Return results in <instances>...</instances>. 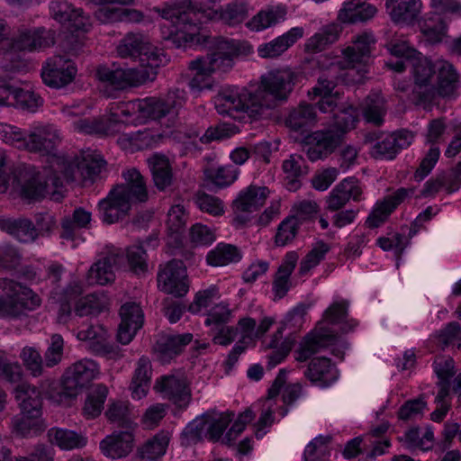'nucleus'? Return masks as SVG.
Wrapping results in <instances>:
<instances>
[{"label": "nucleus", "instance_id": "obj_21", "mask_svg": "<svg viewBox=\"0 0 461 461\" xmlns=\"http://www.w3.org/2000/svg\"><path fill=\"white\" fill-rule=\"evenodd\" d=\"M158 287L165 293L183 296L188 291L186 269L180 260H171L158 274Z\"/></svg>", "mask_w": 461, "mask_h": 461}, {"label": "nucleus", "instance_id": "obj_56", "mask_svg": "<svg viewBox=\"0 0 461 461\" xmlns=\"http://www.w3.org/2000/svg\"><path fill=\"white\" fill-rule=\"evenodd\" d=\"M404 445L409 449L428 450L432 447L434 436L432 430L411 429L404 434Z\"/></svg>", "mask_w": 461, "mask_h": 461}, {"label": "nucleus", "instance_id": "obj_51", "mask_svg": "<svg viewBox=\"0 0 461 461\" xmlns=\"http://www.w3.org/2000/svg\"><path fill=\"white\" fill-rule=\"evenodd\" d=\"M91 212L79 207L75 209L72 216L66 217L61 222V238L73 240L77 229L87 228L91 221Z\"/></svg>", "mask_w": 461, "mask_h": 461}, {"label": "nucleus", "instance_id": "obj_52", "mask_svg": "<svg viewBox=\"0 0 461 461\" xmlns=\"http://www.w3.org/2000/svg\"><path fill=\"white\" fill-rule=\"evenodd\" d=\"M420 30L426 40L431 43L442 41L447 33V23L438 14H433L419 23Z\"/></svg>", "mask_w": 461, "mask_h": 461}, {"label": "nucleus", "instance_id": "obj_1", "mask_svg": "<svg viewBox=\"0 0 461 461\" xmlns=\"http://www.w3.org/2000/svg\"><path fill=\"white\" fill-rule=\"evenodd\" d=\"M105 166L102 155L96 150H83L79 157L71 159L67 156H52L41 170L28 166L20 174L21 194L27 199L50 196L59 200L65 184L82 180H94Z\"/></svg>", "mask_w": 461, "mask_h": 461}, {"label": "nucleus", "instance_id": "obj_23", "mask_svg": "<svg viewBox=\"0 0 461 461\" xmlns=\"http://www.w3.org/2000/svg\"><path fill=\"white\" fill-rule=\"evenodd\" d=\"M42 98L34 91L12 85L0 86V105L14 106L35 113L42 105Z\"/></svg>", "mask_w": 461, "mask_h": 461}, {"label": "nucleus", "instance_id": "obj_16", "mask_svg": "<svg viewBox=\"0 0 461 461\" xmlns=\"http://www.w3.org/2000/svg\"><path fill=\"white\" fill-rule=\"evenodd\" d=\"M77 72L73 60L63 55H54L42 64L41 76L46 86L59 89L73 82Z\"/></svg>", "mask_w": 461, "mask_h": 461}, {"label": "nucleus", "instance_id": "obj_29", "mask_svg": "<svg viewBox=\"0 0 461 461\" xmlns=\"http://www.w3.org/2000/svg\"><path fill=\"white\" fill-rule=\"evenodd\" d=\"M54 44L55 32L43 27L22 31L12 41V48L14 50H41Z\"/></svg>", "mask_w": 461, "mask_h": 461}, {"label": "nucleus", "instance_id": "obj_43", "mask_svg": "<svg viewBox=\"0 0 461 461\" xmlns=\"http://www.w3.org/2000/svg\"><path fill=\"white\" fill-rule=\"evenodd\" d=\"M0 228L24 243L32 242L38 237L37 229L28 219H4L0 221Z\"/></svg>", "mask_w": 461, "mask_h": 461}, {"label": "nucleus", "instance_id": "obj_20", "mask_svg": "<svg viewBox=\"0 0 461 461\" xmlns=\"http://www.w3.org/2000/svg\"><path fill=\"white\" fill-rule=\"evenodd\" d=\"M50 11L52 17L71 32H86L91 28L90 18L66 0H52Z\"/></svg>", "mask_w": 461, "mask_h": 461}, {"label": "nucleus", "instance_id": "obj_42", "mask_svg": "<svg viewBox=\"0 0 461 461\" xmlns=\"http://www.w3.org/2000/svg\"><path fill=\"white\" fill-rule=\"evenodd\" d=\"M285 185L289 191H296L301 186L300 178L307 174L304 158L297 154H292L284 160L282 165Z\"/></svg>", "mask_w": 461, "mask_h": 461}, {"label": "nucleus", "instance_id": "obj_24", "mask_svg": "<svg viewBox=\"0 0 461 461\" xmlns=\"http://www.w3.org/2000/svg\"><path fill=\"white\" fill-rule=\"evenodd\" d=\"M337 340L338 337L333 330L319 323L302 340L295 359L299 362L306 361L321 349L335 344Z\"/></svg>", "mask_w": 461, "mask_h": 461}, {"label": "nucleus", "instance_id": "obj_2", "mask_svg": "<svg viewBox=\"0 0 461 461\" xmlns=\"http://www.w3.org/2000/svg\"><path fill=\"white\" fill-rule=\"evenodd\" d=\"M298 78L299 74L287 68L270 70L261 76L260 86L256 88H223L215 97V108L220 114L232 118L240 113L256 118L265 109L274 107L276 101L287 100Z\"/></svg>", "mask_w": 461, "mask_h": 461}, {"label": "nucleus", "instance_id": "obj_38", "mask_svg": "<svg viewBox=\"0 0 461 461\" xmlns=\"http://www.w3.org/2000/svg\"><path fill=\"white\" fill-rule=\"evenodd\" d=\"M386 9L396 23L410 24L419 16L421 10L420 0H387Z\"/></svg>", "mask_w": 461, "mask_h": 461}, {"label": "nucleus", "instance_id": "obj_48", "mask_svg": "<svg viewBox=\"0 0 461 461\" xmlns=\"http://www.w3.org/2000/svg\"><path fill=\"white\" fill-rule=\"evenodd\" d=\"M340 29L337 24H329L322 27L318 32L310 37L306 43L307 51L319 52L327 46L334 43L339 35Z\"/></svg>", "mask_w": 461, "mask_h": 461}, {"label": "nucleus", "instance_id": "obj_60", "mask_svg": "<svg viewBox=\"0 0 461 461\" xmlns=\"http://www.w3.org/2000/svg\"><path fill=\"white\" fill-rule=\"evenodd\" d=\"M169 438L167 434L161 433L156 435L154 438L148 440L140 448V453L141 457L149 460L160 457L165 454Z\"/></svg>", "mask_w": 461, "mask_h": 461}, {"label": "nucleus", "instance_id": "obj_64", "mask_svg": "<svg viewBox=\"0 0 461 461\" xmlns=\"http://www.w3.org/2000/svg\"><path fill=\"white\" fill-rule=\"evenodd\" d=\"M299 227V221L296 217H287L278 226L276 235V244L277 246H285L291 242L296 236Z\"/></svg>", "mask_w": 461, "mask_h": 461}, {"label": "nucleus", "instance_id": "obj_3", "mask_svg": "<svg viewBox=\"0 0 461 461\" xmlns=\"http://www.w3.org/2000/svg\"><path fill=\"white\" fill-rule=\"evenodd\" d=\"M210 3V0H178L163 9L161 16L175 27L178 38L200 41L201 24L204 21L217 19L234 26L249 15V5L245 0H234L218 10L211 8Z\"/></svg>", "mask_w": 461, "mask_h": 461}, {"label": "nucleus", "instance_id": "obj_28", "mask_svg": "<svg viewBox=\"0 0 461 461\" xmlns=\"http://www.w3.org/2000/svg\"><path fill=\"white\" fill-rule=\"evenodd\" d=\"M340 141L341 134L334 129L316 131L306 138L307 156L312 161L325 158L333 152Z\"/></svg>", "mask_w": 461, "mask_h": 461}, {"label": "nucleus", "instance_id": "obj_57", "mask_svg": "<svg viewBox=\"0 0 461 461\" xmlns=\"http://www.w3.org/2000/svg\"><path fill=\"white\" fill-rule=\"evenodd\" d=\"M330 247L323 242L317 241L312 249L302 259L298 274L302 276H306L312 268L317 267L325 258V255L330 251Z\"/></svg>", "mask_w": 461, "mask_h": 461}, {"label": "nucleus", "instance_id": "obj_62", "mask_svg": "<svg viewBox=\"0 0 461 461\" xmlns=\"http://www.w3.org/2000/svg\"><path fill=\"white\" fill-rule=\"evenodd\" d=\"M20 357L30 374L35 377L40 376L43 373L45 366L40 352L32 347H25L23 348Z\"/></svg>", "mask_w": 461, "mask_h": 461}, {"label": "nucleus", "instance_id": "obj_61", "mask_svg": "<svg viewBox=\"0 0 461 461\" xmlns=\"http://www.w3.org/2000/svg\"><path fill=\"white\" fill-rule=\"evenodd\" d=\"M357 117V110L352 105L340 109L334 114V131L342 137L345 132L356 127Z\"/></svg>", "mask_w": 461, "mask_h": 461}, {"label": "nucleus", "instance_id": "obj_7", "mask_svg": "<svg viewBox=\"0 0 461 461\" xmlns=\"http://www.w3.org/2000/svg\"><path fill=\"white\" fill-rule=\"evenodd\" d=\"M170 36L177 41H183L190 46H203L208 49L209 53L206 56L199 57L203 66H205L212 74L216 72L226 73L233 67V58L239 54V47L236 41L222 38H211L200 32V41L196 39L194 41L180 39L175 33V27L171 25Z\"/></svg>", "mask_w": 461, "mask_h": 461}, {"label": "nucleus", "instance_id": "obj_15", "mask_svg": "<svg viewBox=\"0 0 461 461\" xmlns=\"http://www.w3.org/2000/svg\"><path fill=\"white\" fill-rule=\"evenodd\" d=\"M286 370H279L278 375L274 380L271 387L268 389L267 397L254 405L260 412L258 421L254 424L255 436L257 438H262L276 420V413L280 406L276 401V397L279 394L281 389L286 383Z\"/></svg>", "mask_w": 461, "mask_h": 461}, {"label": "nucleus", "instance_id": "obj_59", "mask_svg": "<svg viewBox=\"0 0 461 461\" xmlns=\"http://www.w3.org/2000/svg\"><path fill=\"white\" fill-rule=\"evenodd\" d=\"M182 437L188 445L208 439L206 414L191 421L183 430Z\"/></svg>", "mask_w": 461, "mask_h": 461}, {"label": "nucleus", "instance_id": "obj_14", "mask_svg": "<svg viewBox=\"0 0 461 461\" xmlns=\"http://www.w3.org/2000/svg\"><path fill=\"white\" fill-rule=\"evenodd\" d=\"M233 417L232 412L206 413L208 440L216 442L221 439L222 443L231 445L245 429L246 426L254 420L255 413L251 409H247L241 412L226 435L222 437L223 431L232 421Z\"/></svg>", "mask_w": 461, "mask_h": 461}, {"label": "nucleus", "instance_id": "obj_22", "mask_svg": "<svg viewBox=\"0 0 461 461\" xmlns=\"http://www.w3.org/2000/svg\"><path fill=\"white\" fill-rule=\"evenodd\" d=\"M413 139V132L408 130L396 131L376 141L372 146L370 154L375 159L392 160L401 149L408 148Z\"/></svg>", "mask_w": 461, "mask_h": 461}, {"label": "nucleus", "instance_id": "obj_41", "mask_svg": "<svg viewBox=\"0 0 461 461\" xmlns=\"http://www.w3.org/2000/svg\"><path fill=\"white\" fill-rule=\"evenodd\" d=\"M159 139V135L155 134L149 129H145L135 132H123L119 136L117 142L122 149L133 152L152 148Z\"/></svg>", "mask_w": 461, "mask_h": 461}, {"label": "nucleus", "instance_id": "obj_17", "mask_svg": "<svg viewBox=\"0 0 461 461\" xmlns=\"http://www.w3.org/2000/svg\"><path fill=\"white\" fill-rule=\"evenodd\" d=\"M154 390L163 398L182 407L187 405L190 400V389L185 374L176 371L157 378Z\"/></svg>", "mask_w": 461, "mask_h": 461}, {"label": "nucleus", "instance_id": "obj_31", "mask_svg": "<svg viewBox=\"0 0 461 461\" xmlns=\"http://www.w3.org/2000/svg\"><path fill=\"white\" fill-rule=\"evenodd\" d=\"M110 107V116L106 119H87L80 118L76 120L72 126L73 129L80 133L85 134H98V135H113L119 132L122 126V117L113 116V105Z\"/></svg>", "mask_w": 461, "mask_h": 461}, {"label": "nucleus", "instance_id": "obj_46", "mask_svg": "<svg viewBox=\"0 0 461 461\" xmlns=\"http://www.w3.org/2000/svg\"><path fill=\"white\" fill-rule=\"evenodd\" d=\"M282 338L283 328H278L269 342L267 344V348L273 349V351L267 356V366L269 368H273L284 361L293 348V339L286 338L284 340H281Z\"/></svg>", "mask_w": 461, "mask_h": 461}, {"label": "nucleus", "instance_id": "obj_25", "mask_svg": "<svg viewBox=\"0 0 461 461\" xmlns=\"http://www.w3.org/2000/svg\"><path fill=\"white\" fill-rule=\"evenodd\" d=\"M362 194L363 188L357 178H345L335 185L326 197V209L330 212L339 211L350 200L355 202L360 201Z\"/></svg>", "mask_w": 461, "mask_h": 461}, {"label": "nucleus", "instance_id": "obj_45", "mask_svg": "<svg viewBox=\"0 0 461 461\" xmlns=\"http://www.w3.org/2000/svg\"><path fill=\"white\" fill-rule=\"evenodd\" d=\"M317 122L315 107L309 104H301L294 109L286 119V125L294 131H304Z\"/></svg>", "mask_w": 461, "mask_h": 461}, {"label": "nucleus", "instance_id": "obj_49", "mask_svg": "<svg viewBox=\"0 0 461 461\" xmlns=\"http://www.w3.org/2000/svg\"><path fill=\"white\" fill-rule=\"evenodd\" d=\"M108 395V388L102 384H95L85 401L83 414L87 419L99 416L104 409V403Z\"/></svg>", "mask_w": 461, "mask_h": 461}, {"label": "nucleus", "instance_id": "obj_13", "mask_svg": "<svg viewBox=\"0 0 461 461\" xmlns=\"http://www.w3.org/2000/svg\"><path fill=\"white\" fill-rule=\"evenodd\" d=\"M375 43V39L372 33L363 32L357 35L352 45L343 50L347 76L353 77L352 82H363L369 72V60Z\"/></svg>", "mask_w": 461, "mask_h": 461}, {"label": "nucleus", "instance_id": "obj_32", "mask_svg": "<svg viewBox=\"0 0 461 461\" xmlns=\"http://www.w3.org/2000/svg\"><path fill=\"white\" fill-rule=\"evenodd\" d=\"M303 27H293L284 34L258 47V54L263 59H275L285 53L298 40L303 38Z\"/></svg>", "mask_w": 461, "mask_h": 461}, {"label": "nucleus", "instance_id": "obj_34", "mask_svg": "<svg viewBox=\"0 0 461 461\" xmlns=\"http://www.w3.org/2000/svg\"><path fill=\"white\" fill-rule=\"evenodd\" d=\"M192 339L191 333L162 335L156 342L155 353L162 363L169 362L191 342Z\"/></svg>", "mask_w": 461, "mask_h": 461}, {"label": "nucleus", "instance_id": "obj_27", "mask_svg": "<svg viewBox=\"0 0 461 461\" xmlns=\"http://www.w3.org/2000/svg\"><path fill=\"white\" fill-rule=\"evenodd\" d=\"M414 194L413 188L401 187L393 194L376 202L368 215L366 224L369 228H377L384 223L394 209Z\"/></svg>", "mask_w": 461, "mask_h": 461}, {"label": "nucleus", "instance_id": "obj_36", "mask_svg": "<svg viewBox=\"0 0 461 461\" xmlns=\"http://www.w3.org/2000/svg\"><path fill=\"white\" fill-rule=\"evenodd\" d=\"M151 376V362L148 357L141 356L135 364L129 386L133 399L140 400L147 395L150 387Z\"/></svg>", "mask_w": 461, "mask_h": 461}, {"label": "nucleus", "instance_id": "obj_9", "mask_svg": "<svg viewBox=\"0 0 461 461\" xmlns=\"http://www.w3.org/2000/svg\"><path fill=\"white\" fill-rule=\"evenodd\" d=\"M116 50L121 58L138 59L142 69H148L149 72L156 71L165 60L163 51L153 46L148 38L140 33H127Z\"/></svg>", "mask_w": 461, "mask_h": 461}, {"label": "nucleus", "instance_id": "obj_37", "mask_svg": "<svg viewBox=\"0 0 461 461\" xmlns=\"http://www.w3.org/2000/svg\"><path fill=\"white\" fill-rule=\"evenodd\" d=\"M286 17V10L279 5H269L252 16L246 23V27L255 32H263L284 22Z\"/></svg>", "mask_w": 461, "mask_h": 461}, {"label": "nucleus", "instance_id": "obj_47", "mask_svg": "<svg viewBox=\"0 0 461 461\" xmlns=\"http://www.w3.org/2000/svg\"><path fill=\"white\" fill-rule=\"evenodd\" d=\"M50 441L64 450L80 448L86 444V438L69 429L52 428L49 430Z\"/></svg>", "mask_w": 461, "mask_h": 461}, {"label": "nucleus", "instance_id": "obj_35", "mask_svg": "<svg viewBox=\"0 0 461 461\" xmlns=\"http://www.w3.org/2000/svg\"><path fill=\"white\" fill-rule=\"evenodd\" d=\"M298 258L299 256L295 251L285 254L273 279L272 292L275 300L285 297L290 290L292 286L290 276L295 268Z\"/></svg>", "mask_w": 461, "mask_h": 461}, {"label": "nucleus", "instance_id": "obj_5", "mask_svg": "<svg viewBox=\"0 0 461 461\" xmlns=\"http://www.w3.org/2000/svg\"><path fill=\"white\" fill-rule=\"evenodd\" d=\"M125 184L113 187L107 196L98 203L101 220L106 224H113L126 217L135 203L148 199L147 187L140 173L135 168L128 169L123 174Z\"/></svg>", "mask_w": 461, "mask_h": 461}, {"label": "nucleus", "instance_id": "obj_11", "mask_svg": "<svg viewBox=\"0 0 461 461\" xmlns=\"http://www.w3.org/2000/svg\"><path fill=\"white\" fill-rule=\"evenodd\" d=\"M156 74V71L149 72L148 69L111 68L105 66L99 67L96 70L102 91L107 96L113 95L114 92L152 81Z\"/></svg>", "mask_w": 461, "mask_h": 461}, {"label": "nucleus", "instance_id": "obj_12", "mask_svg": "<svg viewBox=\"0 0 461 461\" xmlns=\"http://www.w3.org/2000/svg\"><path fill=\"white\" fill-rule=\"evenodd\" d=\"M98 374L99 366L94 360L81 359L67 369L61 390L57 395L50 394V397L59 404H67L83 387L96 378Z\"/></svg>", "mask_w": 461, "mask_h": 461}, {"label": "nucleus", "instance_id": "obj_50", "mask_svg": "<svg viewBox=\"0 0 461 461\" xmlns=\"http://www.w3.org/2000/svg\"><path fill=\"white\" fill-rule=\"evenodd\" d=\"M240 258L241 254L235 246L220 243L207 254L206 261L212 267H223L238 262Z\"/></svg>", "mask_w": 461, "mask_h": 461}, {"label": "nucleus", "instance_id": "obj_44", "mask_svg": "<svg viewBox=\"0 0 461 461\" xmlns=\"http://www.w3.org/2000/svg\"><path fill=\"white\" fill-rule=\"evenodd\" d=\"M147 162L155 185L159 190H165L172 183V172L168 158L162 154L155 153L148 158Z\"/></svg>", "mask_w": 461, "mask_h": 461}, {"label": "nucleus", "instance_id": "obj_33", "mask_svg": "<svg viewBox=\"0 0 461 461\" xmlns=\"http://www.w3.org/2000/svg\"><path fill=\"white\" fill-rule=\"evenodd\" d=\"M77 338L86 343V347L94 353L104 355L111 350L108 331L100 324L82 326L77 333Z\"/></svg>", "mask_w": 461, "mask_h": 461}, {"label": "nucleus", "instance_id": "obj_58", "mask_svg": "<svg viewBox=\"0 0 461 461\" xmlns=\"http://www.w3.org/2000/svg\"><path fill=\"white\" fill-rule=\"evenodd\" d=\"M106 307L104 296L95 294H88L80 298L75 306V313L79 317L95 315L100 313Z\"/></svg>", "mask_w": 461, "mask_h": 461}, {"label": "nucleus", "instance_id": "obj_54", "mask_svg": "<svg viewBox=\"0 0 461 461\" xmlns=\"http://www.w3.org/2000/svg\"><path fill=\"white\" fill-rule=\"evenodd\" d=\"M385 113L384 99L380 94L375 93L366 97L363 106V115L367 122L375 125L382 124Z\"/></svg>", "mask_w": 461, "mask_h": 461}, {"label": "nucleus", "instance_id": "obj_40", "mask_svg": "<svg viewBox=\"0 0 461 461\" xmlns=\"http://www.w3.org/2000/svg\"><path fill=\"white\" fill-rule=\"evenodd\" d=\"M376 12L375 6L365 0H348L339 11V19L348 23L366 22L373 18Z\"/></svg>", "mask_w": 461, "mask_h": 461}, {"label": "nucleus", "instance_id": "obj_30", "mask_svg": "<svg viewBox=\"0 0 461 461\" xmlns=\"http://www.w3.org/2000/svg\"><path fill=\"white\" fill-rule=\"evenodd\" d=\"M121 323L117 338L122 344H129L143 324V312L135 303H124L120 310Z\"/></svg>", "mask_w": 461, "mask_h": 461}, {"label": "nucleus", "instance_id": "obj_10", "mask_svg": "<svg viewBox=\"0 0 461 461\" xmlns=\"http://www.w3.org/2000/svg\"><path fill=\"white\" fill-rule=\"evenodd\" d=\"M61 142L59 130L53 124L37 122L32 125L27 134L21 131V138L14 140V146L18 149H25L31 152H37L47 156V165L52 156H64L57 154L55 150Z\"/></svg>", "mask_w": 461, "mask_h": 461}, {"label": "nucleus", "instance_id": "obj_18", "mask_svg": "<svg viewBox=\"0 0 461 461\" xmlns=\"http://www.w3.org/2000/svg\"><path fill=\"white\" fill-rule=\"evenodd\" d=\"M269 194V190L266 186L249 185L242 190L233 202L235 217L233 222L236 226L244 225L249 217L248 214L258 211L265 203Z\"/></svg>", "mask_w": 461, "mask_h": 461}, {"label": "nucleus", "instance_id": "obj_55", "mask_svg": "<svg viewBox=\"0 0 461 461\" xmlns=\"http://www.w3.org/2000/svg\"><path fill=\"white\" fill-rule=\"evenodd\" d=\"M206 178L218 187L231 185L238 177L239 170L231 165L211 167L204 171Z\"/></svg>", "mask_w": 461, "mask_h": 461}, {"label": "nucleus", "instance_id": "obj_63", "mask_svg": "<svg viewBox=\"0 0 461 461\" xmlns=\"http://www.w3.org/2000/svg\"><path fill=\"white\" fill-rule=\"evenodd\" d=\"M187 222V213L182 203H176L170 207L167 212V227L171 234L180 233Z\"/></svg>", "mask_w": 461, "mask_h": 461}, {"label": "nucleus", "instance_id": "obj_26", "mask_svg": "<svg viewBox=\"0 0 461 461\" xmlns=\"http://www.w3.org/2000/svg\"><path fill=\"white\" fill-rule=\"evenodd\" d=\"M135 445L134 435L131 430H115L104 438L99 447L101 453L111 459H122L128 456Z\"/></svg>", "mask_w": 461, "mask_h": 461}, {"label": "nucleus", "instance_id": "obj_39", "mask_svg": "<svg viewBox=\"0 0 461 461\" xmlns=\"http://www.w3.org/2000/svg\"><path fill=\"white\" fill-rule=\"evenodd\" d=\"M305 375L312 383L329 386L337 380L338 371L329 358L316 357L311 361Z\"/></svg>", "mask_w": 461, "mask_h": 461}, {"label": "nucleus", "instance_id": "obj_6", "mask_svg": "<svg viewBox=\"0 0 461 461\" xmlns=\"http://www.w3.org/2000/svg\"><path fill=\"white\" fill-rule=\"evenodd\" d=\"M185 92L182 89L168 91L164 98L147 97L129 102L115 103L113 116L125 118L123 123L140 124L148 120H159L169 114L173 109L182 106L185 102Z\"/></svg>", "mask_w": 461, "mask_h": 461}, {"label": "nucleus", "instance_id": "obj_19", "mask_svg": "<svg viewBox=\"0 0 461 461\" xmlns=\"http://www.w3.org/2000/svg\"><path fill=\"white\" fill-rule=\"evenodd\" d=\"M123 262V255L119 249H112L100 255L87 273L89 285H104L113 282L115 271Z\"/></svg>", "mask_w": 461, "mask_h": 461}, {"label": "nucleus", "instance_id": "obj_53", "mask_svg": "<svg viewBox=\"0 0 461 461\" xmlns=\"http://www.w3.org/2000/svg\"><path fill=\"white\" fill-rule=\"evenodd\" d=\"M192 72V78L189 81V86L193 91L200 92L204 89H211L212 86V73L203 66L198 58L191 60L188 66Z\"/></svg>", "mask_w": 461, "mask_h": 461}, {"label": "nucleus", "instance_id": "obj_8", "mask_svg": "<svg viewBox=\"0 0 461 461\" xmlns=\"http://www.w3.org/2000/svg\"><path fill=\"white\" fill-rule=\"evenodd\" d=\"M21 408V414L13 420L14 430L26 437L41 429V396L40 391L26 383L18 384L14 391Z\"/></svg>", "mask_w": 461, "mask_h": 461}, {"label": "nucleus", "instance_id": "obj_4", "mask_svg": "<svg viewBox=\"0 0 461 461\" xmlns=\"http://www.w3.org/2000/svg\"><path fill=\"white\" fill-rule=\"evenodd\" d=\"M414 86L413 101L417 104L429 105L437 97L452 98L456 96L458 75L454 66L438 59L432 63L420 55L412 62Z\"/></svg>", "mask_w": 461, "mask_h": 461}]
</instances>
